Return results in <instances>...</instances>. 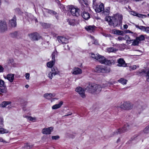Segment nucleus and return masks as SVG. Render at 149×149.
Returning <instances> with one entry per match:
<instances>
[{"label": "nucleus", "instance_id": "obj_24", "mask_svg": "<svg viewBox=\"0 0 149 149\" xmlns=\"http://www.w3.org/2000/svg\"><path fill=\"white\" fill-rule=\"evenodd\" d=\"M79 23L78 21L74 19L70 20L69 22V24L72 26L78 24Z\"/></svg>", "mask_w": 149, "mask_h": 149}, {"label": "nucleus", "instance_id": "obj_52", "mask_svg": "<svg viewBox=\"0 0 149 149\" xmlns=\"http://www.w3.org/2000/svg\"><path fill=\"white\" fill-rule=\"evenodd\" d=\"M136 16H137L138 17H143V16H145L146 15H142V14H140L137 13Z\"/></svg>", "mask_w": 149, "mask_h": 149}, {"label": "nucleus", "instance_id": "obj_62", "mask_svg": "<svg viewBox=\"0 0 149 149\" xmlns=\"http://www.w3.org/2000/svg\"><path fill=\"white\" fill-rule=\"evenodd\" d=\"M52 14L54 15H56V14H57V13L55 11H53Z\"/></svg>", "mask_w": 149, "mask_h": 149}, {"label": "nucleus", "instance_id": "obj_6", "mask_svg": "<svg viewBox=\"0 0 149 149\" xmlns=\"http://www.w3.org/2000/svg\"><path fill=\"white\" fill-rule=\"evenodd\" d=\"M71 13L74 16L78 17L79 15V9L73 6L69 8Z\"/></svg>", "mask_w": 149, "mask_h": 149}, {"label": "nucleus", "instance_id": "obj_30", "mask_svg": "<svg viewBox=\"0 0 149 149\" xmlns=\"http://www.w3.org/2000/svg\"><path fill=\"white\" fill-rule=\"evenodd\" d=\"M11 102L9 101H4L0 104V106L2 107H6L7 105L10 104Z\"/></svg>", "mask_w": 149, "mask_h": 149}, {"label": "nucleus", "instance_id": "obj_22", "mask_svg": "<svg viewBox=\"0 0 149 149\" xmlns=\"http://www.w3.org/2000/svg\"><path fill=\"white\" fill-rule=\"evenodd\" d=\"M82 16L85 20H87L90 17L89 14L86 12H83L82 14Z\"/></svg>", "mask_w": 149, "mask_h": 149}, {"label": "nucleus", "instance_id": "obj_55", "mask_svg": "<svg viewBox=\"0 0 149 149\" xmlns=\"http://www.w3.org/2000/svg\"><path fill=\"white\" fill-rule=\"evenodd\" d=\"M145 31L147 33H149V27H146Z\"/></svg>", "mask_w": 149, "mask_h": 149}, {"label": "nucleus", "instance_id": "obj_13", "mask_svg": "<svg viewBox=\"0 0 149 149\" xmlns=\"http://www.w3.org/2000/svg\"><path fill=\"white\" fill-rule=\"evenodd\" d=\"M7 30L6 23L5 22H0V31L4 32Z\"/></svg>", "mask_w": 149, "mask_h": 149}, {"label": "nucleus", "instance_id": "obj_2", "mask_svg": "<svg viewBox=\"0 0 149 149\" xmlns=\"http://www.w3.org/2000/svg\"><path fill=\"white\" fill-rule=\"evenodd\" d=\"M131 129L130 125L126 124L121 128H120L116 131L114 132L113 134V136L116 135L118 134L123 133Z\"/></svg>", "mask_w": 149, "mask_h": 149}, {"label": "nucleus", "instance_id": "obj_19", "mask_svg": "<svg viewBox=\"0 0 149 149\" xmlns=\"http://www.w3.org/2000/svg\"><path fill=\"white\" fill-rule=\"evenodd\" d=\"M73 70V71L72 73L75 75L81 74L82 72V70L78 68H74Z\"/></svg>", "mask_w": 149, "mask_h": 149}, {"label": "nucleus", "instance_id": "obj_60", "mask_svg": "<svg viewBox=\"0 0 149 149\" xmlns=\"http://www.w3.org/2000/svg\"><path fill=\"white\" fill-rule=\"evenodd\" d=\"M84 4L86 5V6L88 5V3L87 1H84Z\"/></svg>", "mask_w": 149, "mask_h": 149}, {"label": "nucleus", "instance_id": "obj_45", "mask_svg": "<svg viewBox=\"0 0 149 149\" xmlns=\"http://www.w3.org/2000/svg\"><path fill=\"white\" fill-rule=\"evenodd\" d=\"M52 138L53 140H57L59 138V136L58 135L52 136Z\"/></svg>", "mask_w": 149, "mask_h": 149}, {"label": "nucleus", "instance_id": "obj_33", "mask_svg": "<svg viewBox=\"0 0 149 149\" xmlns=\"http://www.w3.org/2000/svg\"><path fill=\"white\" fill-rule=\"evenodd\" d=\"M8 133H9V131L8 130L0 127V134H3Z\"/></svg>", "mask_w": 149, "mask_h": 149}, {"label": "nucleus", "instance_id": "obj_42", "mask_svg": "<svg viewBox=\"0 0 149 149\" xmlns=\"http://www.w3.org/2000/svg\"><path fill=\"white\" fill-rule=\"evenodd\" d=\"M27 119H29L30 121H32L33 122H35L36 120V117H32L31 116H30L29 117H27Z\"/></svg>", "mask_w": 149, "mask_h": 149}, {"label": "nucleus", "instance_id": "obj_36", "mask_svg": "<svg viewBox=\"0 0 149 149\" xmlns=\"http://www.w3.org/2000/svg\"><path fill=\"white\" fill-rule=\"evenodd\" d=\"M129 41L130 42L132 41H133L132 44V45L133 46L138 45L139 43V41L137 40L136 38V39L135 40H130V41Z\"/></svg>", "mask_w": 149, "mask_h": 149}, {"label": "nucleus", "instance_id": "obj_50", "mask_svg": "<svg viewBox=\"0 0 149 149\" xmlns=\"http://www.w3.org/2000/svg\"><path fill=\"white\" fill-rule=\"evenodd\" d=\"M32 146L31 145H29V144L27 143L26 144V145L24 146V147L25 148H26L28 149V147L29 148L30 147H31Z\"/></svg>", "mask_w": 149, "mask_h": 149}, {"label": "nucleus", "instance_id": "obj_31", "mask_svg": "<svg viewBox=\"0 0 149 149\" xmlns=\"http://www.w3.org/2000/svg\"><path fill=\"white\" fill-rule=\"evenodd\" d=\"M127 80L123 78H121L118 80V81L123 85L126 84L127 83Z\"/></svg>", "mask_w": 149, "mask_h": 149}, {"label": "nucleus", "instance_id": "obj_23", "mask_svg": "<svg viewBox=\"0 0 149 149\" xmlns=\"http://www.w3.org/2000/svg\"><path fill=\"white\" fill-rule=\"evenodd\" d=\"M63 103L62 101L60 102L59 104L53 105L52 107V109H55L60 108L63 104Z\"/></svg>", "mask_w": 149, "mask_h": 149}, {"label": "nucleus", "instance_id": "obj_11", "mask_svg": "<svg viewBox=\"0 0 149 149\" xmlns=\"http://www.w3.org/2000/svg\"><path fill=\"white\" fill-rule=\"evenodd\" d=\"M75 91L78 93L82 97L84 98L85 97V91L81 87H79L75 89Z\"/></svg>", "mask_w": 149, "mask_h": 149}, {"label": "nucleus", "instance_id": "obj_64", "mask_svg": "<svg viewBox=\"0 0 149 149\" xmlns=\"http://www.w3.org/2000/svg\"><path fill=\"white\" fill-rule=\"evenodd\" d=\"M120 141V138H118V140H117V142L118 143Z\"/></svg>", "mask_w": 149, "mask_h": 149}, {"label": "nucleus", "instance_id": "obj_17", "mask_svg": "<svg viewBox=\"0 0 149 149\" xmlns=\"http://www.w3.org/2000/svg\"><path fill=\"white\" fill-rule=\"evenodd\" d=\"M5 79H6L10 82H13L14 78V74H7L6 76H4Z\"/></svg>", "mask_w": 149, "mask_h": 149}, {"label": "nucleus", "instance_id": "obj_3", "mask_svg": "<svg viewBox=\"0 0 149 149\" xmlns=\"http://www.w3.org/2000/svg\"><path fill=\"white\" fill-rule=\"evenodd\" d=\"M106 20L108 22L109 25L114 27L117 26L119 24L118 20H117L113 16L112 17H106Z\"/></svg>", "mask_w": 149, "mask_h": 149}, {"label": "nucleus", "instance_id": "obj_16", "mask_svg": "<svg viewBox=\"0 0 149 149\" xmlns=\"http://www.w3.org/2000/svg\"><path fill=\"white\" fill-rule=\"evenodd\" d=\"M117 62L118 63L117 65L118 66L125 67L127 65V64L123 58H120L118 60Z\"/></svg>", "mask_w": 149, "mask_h": 149}, {"label": "nucleus", "instance_id": "obj_21", "mask_svg": "<svg viewBox=\"0 0 149 149\" xmlns=\"http://www.w3.org/2000/svg\"><path fill=\"white\" fill-rule=\"evenodd\" d=\"M114 63L115 61L113 59L110 60L107 59L105 58V61H104V64H107L109 65H111L114 64Z\"/></svg>", "mask_w": 149, "mask_h": 149}, {"label": "nucleus", "instance_id": "obj_18", "mask_svg": "<svg viewBox=\"0 0 149 149\" xmlns=\"http://www.w3.org/2000/svg\"><path fill=\"white\" fill-rule=\"evenodd\" d=\"M95 28L96 27L94 26H87L85 27V29L88 32L90 33L93 32L95 31Z\"/></svg>", "mask_w": 149, "mask_h": 149}, {"label": "nucleus", "instance_id": "obj_39", "mask_svg": "<svg viewBox=\"0 0 149 149\" xmlns=\"http://www.w3.org/2000/svg\"><path fill=\"white\" fill-rule=\"evenodd\" d=\"M135 26L136 28L141 30L143 31H145L146 27L143 26H139L138 25H136Z\"/></svg>", "mask_w": 149, "mask_h": 149}, {"label": "nucleus", "instance_id": "obj_53", "mask_svg": "<svg viewBox=\"0 0 149 149\" xmlns=\"http://www.w3.org/2000/svg\"><path fill=\"white\" fill-rule=\"evenodd\" d=\"M0 142H1L3 143H7L6 141L4 140L2 138L0 137Z\"/></svg>", "mask_w": 149, "mask_h": 149}, {"label": "nucleus", "instance_id": "obj_32", "mask_svg": "<svg viewBox=\"0 0 149 149\" xmlns=\"http://www.w3.org/2000/svg\"><path fill=\"white\" fill-rule=\"evenodd\" d=\"M110 8L109 7L106 8L105 10H104L102 12V14L103 15H107L109 14V13Z\"/></svg>", "mask_w": 149, "mask_h": 149}, {"label": "nucleus", "instance_id": "obj_49", "mask_svg": "<svg viewBox=\"0 0 149 149\" xmlns=\"http://www.w3.org/2000/svg\"><path fill=\"white\" fill-rule=\"evenodd\" d=\"M130 69L131 70H134L136 68V65H133L130 67Z\"/></svg>", "mask_w": 149, "mask_h": 149}, {"label": "nucleus", "instance_id": "obj_56", "mask_svg": "<svg viewBox=\"0 0 149 149\" xmlns=\"http://www.w3.org/2000/svg\"><path fill=\"white\" fill-rule=\"evenodd\" d=\"M125 33H133V32L129 30H126L125 31Z\"/></svg>", "mask_w": 149, "mask_h": 149}, {"label": "nucleus", "instance_id": "obj_57", "mask_svg": "<svg viewBox=\"0 0 149 149\" xmlns=\"http://www.w3.org/2000/svg\"><path fill=\"white\" fill-rule=\"evenodd\" d=\"M47 12L49 13L52 14L53 11V10H49V9H47Z\"/></svg>", "mask_w": 149, "mask_h": 149}, {"label": "nucleus", "instance_id": "obj_7", "mask_svg": "<svg viewBox=\"0 0 149 149\" xmlns=\"http://www.w3.org/2000/svg\"><path fill=\"white\" fill-rule=\"evenodd\" d=\"M0 92L2 93L7 92V88L5 82L1 79H0Z\"/></svg>", "mask_w": 149, "mask_h": 149}, {"label": "nucleus", "instance_id": "obj_35", "mask_svg": "<svg viewBox=\"0 0 149 149\" xmlns=\"http://www.w3.org/2000/svg\"><path fill=\"white\" fill-rule=\"evenodd\" d=\"M113 31V33L114 34L121 35L123 34V31L120 30L114 29Z\"/></svg>", "mask_w": 149, "mask_h": 149}, {"label": "nucleus", "instance_id": "obj_27", "mask_svg": "<svg viewBox=\"0 0 149 149\" xmlns=\"http://www.w3.org/2000/svg\"><path fill=\"white\" fill-rule=\"evenodd\" d=\"M146 72L145 70H143L137 71V74L138 75L141 76H146Z\"/></svg>", "mask_w": 149, "mask_h": 149}, {"label": "nucleus", "instance_id": "obj_46", "mask_svg": "<svg viewBox=\"0 0 149 149\" xmlns=\"http://www.w3.org/2000/svg\"><path fill=\"white\" fill-rule=\"evenodd\" d=\"M117 39L119 41H121L122 40H125V39L124 37L121 36H119L118 38Z\"/></svg>", "mask_w": 149, "mask_h": 149}, {"label": "nucleus", "instance_id": "obj_29", "mask_svg": "<svg viewBox=\"0 0 149 149\" xmlns=\"http://www.w3.org/2000/svg\"><path fill=\"white\" fill-rule=\"evenodd\" d=\"M107 52H115L118 50L117 49L113 47L107 48Z\"/></svg>", "mask_w": 149, "mask_h": 149}, {"label": "nucleus", "instance_id": "obj_14", "mask_svg": "<svg viewBox=\"0 0 149 149\" xmlns=\"http://www.w3.org/2000/svg\"><path fill=\"white\" fill-rule=\"evenodd\" d=\"M113 16L117 19V20H118V22L119 24H122L123 18L122 15L119 13H117L114 15Z\"/></svg>", "mask_w": 149, "mask_h": 149}, {"label": "nucleus", "instance_id": "obj_34", "mask_svg": "<svg viewBox=\"0 0 149 149\" xmlns=\"http://www.w3.org/2000/svg\"><path fill=\"white\" fill-rule=\"evenodd\" d=\"M110 71V69L107 67H104L102 66V72H109Z\"/></svg>", "mask_w": 149, "mask_h": 149}, {"label": "nucleus", "instance_id": "obj_26", "mask_svg": "<svg viewBox=\"0 0 149 149\" xmlns=\"http://www.w3.org/2000/svg\"><path fill=\"white\" fill-rule=\"evenodd\" d=\"M94 71L95 72L97 73L102 72V66L101 65L97 66L94 70Z\"/></svg>", "mask_w": 149, "mask_h": 149}, {"label": "nucleus", "instance_id": "obj_58", "mask_svg": "<svg viewBox=\"0 0 149 149\" xmlns=\"http://www.w3.org/2000/svg\"><path fill=\"white\" fill-rule=\"evenodd\" d=\"M137 13L134 12H133L132 13V14L134 16H136Z\"/></svg>", "mask_w": 149, "mask_h": 149}, {"label": "nucleus", "instance_id": "obj_59", "mask_svg": "<svg viewBox=\"0 0 149 149\" xmlns=\"http://www.w3.org/2000/svg\"><path fill=\"white\" fill-rule=\"evenodd\" d=\"M123 27L124 29H127L128 28V26L127 24L124 25L123 26Z\"/></svg>", "mask_w": 149, "mask_h": 149}, {"label": "nucleus", "instance_id": "obj_40", "mask_svg": "<svg viewBox=\"0 0 149 149\" xmlns=\"http://www.w3.org/2000/svg\"><path fill=\"white\" fill-rule=\"evenodd\" d=\"M40 24L42 27L44 28H47L50 26L49 24H47L45 23H40Z\"/></svg>", "mask_w": 149, "mask_h": 149}, {"label": "nucleus", "instance_id": "obj_61", "mask_svg": "<svg viewBox=\"0 0 149 149\" xmlns=\"http://www.w3.org/2000/svg\"><path fill=\"white\" fill-rule=\"evenodd\" d=\"M17 32H15V33H13L12 34L13 35H15V36H16L17 35Z\"/></svg>", "mask_w": 149, "mask_h": 149}, {"label": "nucleus", "instance_id": "obj_63", "mask_svg": "<svg viewBox=\"0 0 149 149\" xmlns=\"http://www.w3.org/2000/svg\"><path fill=\"white\" fill-rule=\"evenodd\" d=\"M95 0H93V5H95Z\"/></svg>", "mask_w": 149, "mask_h": 149}, {"label": "nucleus", "instance_id": "obj_8", "mask_svg": "<svg viewBox=\"0 0 149 149\" xmlns=\"http://www.w3.org/2000/svg\"><path fill=\"white\" fill-rule=\"evenodd\" d=\"M132 107V104L129 102H124L120 106V107L124 109L129 110Z\"/></svg>", "mask_w": 149, "mask_h": 149}, {"label": "nucleus", "instance_id": "obj_37", "mask_svg": "<svg viewBox=\"0 0 149 149\" xmlns=\"http://www.w3.org/2000/svg\"><path fill=\"white\" fill-rule=\"evenodd\" d=\"M57 52L56 51V49H55V50L53 52L52 54V60H55V57L56 55H57Z\"/></svg>", "mask_w": 149, "mask_h": 149}, {"label": "nucleus", "instance_id": "obj_5", "mask_svg": "<svg viewBox=\"0 0 149 149\" xmlns=\"http://www.w3.org/2000/svg\"><path fill=\"white\" fill-rule=\"evenodd\" d=\"M59 72L56 67H54L52 68L51 71L48 74V77L52 79L53 76L59 73Z\"/></svg>", "mask_w": 149, "mask_h": 149}, {"label": "nucleus", "instance_id": "obj_51", "mask_svg": "<svg viewBox=\"0 0 149 149\" xmlns=\"http://www.w3.org/2000/svg\"><path fill=\"white\" fill-rule=\"evenodd\" d=\"M3 119L1 117H0V125H3Z\"/></svg>", "mask_w": 149, "mask_h": 149}, {"label": "nucleus", "instance_id": "obj_54", "mask_svg": "<svg viewBox=\"0 0 149 149\" xmlns=\"http://www.w3.org/2000/svg\"><path fill=\"white\" fill-rule=\"evenodd\" d=\"M4 68L3 67L0 65V72H3Z\"/></svg>", "mask_w": 149, "mask_h": 149}, {"label": "nucleus", "instance_id": "obj_12", "mask_svg": "<svg viewBox=\"0 0 149 149\" xmlns=\"http://www.w3.org/2000/svg\"><path fill=\"white\" fill-rule=\"evenodd\" d=\"M53 130V128L50 127L48 128H43L42 131V134H50Z\"/></svg>", "mask_w": 149, "mask_h": 149}, {"label": "nucleus", "instance_id": "obj_1", "mask_svg": "<svg viewBox=\"0 0 149 149\" xmlns=\"http://www.w3.org/2000/svg\"><path fill=\"white\" fill-rule=\"evenodd\" d=\"M102 87H104L103 86L102 87L100 85L93 84H89L88 86L85 88V90L91 93L95 92L98 93L101 91Z\"/></svg>", "mask_w": 149, "mask_h": 149}, {"label": "nucleus", "instance_id": "obj_20", "mask_svg": "<svg viewBox=\"0 0 149 149\" xmlns=\"http://www.w3.org/2000/svg\"><path fill=\"white\" fill-rule=\"evenodd\" d=\"M15 16V15L13 18L9 21V24L13 27H15L17 24Z\"/></svg>", "mask_w": 149, "mask_h": 149}, {"label": "nucleus", "instance_id": "obj_44", "mask_svg": "<svg viewBox=\"0 0 149 149\" xmlns=\"http://www.w3.org/2000/svg\"><path fill=\"white\" fill-rule=\"evenodd\" d=\"M117 1L120 3H121L122 4H125L127 3V0H117Z\"/></svg>", "mask_w": 149, "mask_h": 149}, {"label": "nucleus", "instance_id": "obj_47", "mask_svg": "<svg viewBox=\"0 0 149 149\" xmlns=\"http://www.w3.org/2000/svg\"><path fill=\"white\" fill-rule=\"evenodd\" d=\"M103 35L106 37H110L112 38V36L110 34H107L106 33H103Z\"/></svg>", "mask_w": 149, "mask_h": 149}, {"label": "nucleus", "instance_id": "obj_10", "mask_svg": "<svg viewBox=\"0 0 149 149\" xmlns=\"http://www.w3.org/2000/svg\"><path fill=\"white\" fill-rule=\"evenodd\" d=\"M29 37L33 40H37L40 38L39 34L36 33H34L29 35Z\"/></svg>", "mask_w": 149, "mask_h": 149}, {"label": "nucleus", "instance_id": "obj_43", "mask_svg": "<svg viewBox=\"0 0 149 149\" xmlns=\"http://www.w3.org/2000/svg\"><path fill=\"white\" fill-rule=\"evenodd\" d=\"M146 81L148 82H149V69L146 72Z\"/></svg>", "mask_w": 149, "mask_h": 149}, {"label": "nucleus", "instance_id": "obj_38", "mask_svg": "<svg viewBox=\"0 0 149 149\" xmlns=\"http://www.w3.org/2000/svg\"><path fill=\"white\" fill-rule=\"evenodd\" d=\"M136 39L139 42L144 40H145V37L143 35H141L139 36L136 37Z\"/></svg>", "mask_w": 149, "mask_h": 149}, {"label": "nucleus", "instance_id": "obj_41", "mask_svg": "<svg viewBox=\"0 0 149 149\" xmlns=\"http://www.w3.org/2000/svg\"><path fill=\"white\" fill-rule=\"evenodd\" d=\"M144 133L148 134L149 133V125L147 126L143 130Z\"/></svg>", "mask_w": 149, "mask_h": 149}, {"label": "nucleus", "instance_id": "obj_48", "mask_svg": "<svg viewBox=\"0 0 149 149\" xmlns=\"http://www.w3.org/2000/svg\"><path fill=\"white\" fill-rule=\"evenodd\" d=\"M29 76L30 74L28 73H26L25 74V77L26 79L27 80H29Z\"/></svg>", "mask_w": 149, "mask_h": 149}, {"label": "nucleus", "instance_id": "obj_9", "mask_svg": "<svg viewBox=\"0 0 149 149\" xmlns=\"http://www.w3.org/2000/svg\"><path fill=\"white\" fill-rule=\"evenodd\" d=\"M93 7L96 12L98 13L101 12L104 10V6L103 3H101L99 5H95Z\"/></svg>", "mask_w": 149, "mask_h": 149}, {"label": "nucleus", "instance_id": "obj_15", "mask_svg": "<svg viewBox=\"0 0 149 149\" xmlns=\"http://www.w3.org/2000/svg\"><path fill=\"white\" fill-rule=\"evenodd\" d=\"M57 39L58 42L62 44H66L68 42V39L64 37L58 36L57 37Z\"/></svg>", "mask_w": 149, "mask_h": 149}, {"label": "nucleus", "instance_id": "obj_25", "mask_svg": "<svg viewBox=\"0 0 149 149\" xmlns=\"http://www.w3.org/2000/svg\"><path fill=\"white\" fill-rule=\"evenodd\" d=\"M44 97L47 99H50L54 97L52 93H45L44 95Z\"/></svg>", "mask_w": 149, "mask_h": 149}, {"label": "nucleus", "instance_id": "obj_4", "mask_svg": "<svg viewBox=\"0 0 149 149\" xmlns=\"http://www.w3.org/2000/svg\"><path fill=\"white\" fill-rule=\"evenodd\" d=\"M91 57L95 58L102 64H104L105 58L103 56H102L98 54H91Z\"/></svg>", "mask_w": 149, "mask_h": 149}, {"label": "nucleus", "instance_id": "obj_28", "mask_svg": "<svg viewBox=\"0 0 149 149\" xmlns=\"http://www.w3.org/2000/svg\"><path fill=\"white\" fill-rule=\"evenodd\" d=\"M55 60H52V61L48 62L47 63V66L49 68H52L54 64Z\"/></svg>", "mask_w": 149, "mask_h": 149}]
</instances>
